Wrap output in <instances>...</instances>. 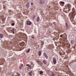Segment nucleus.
I'll list each match as a JSON object with an SVG mask.
<instances>
[{"mask_svg":"<svg viewBox=\"0 0 76 76\" xmlns=\"http://www.w3.org/2000/svg\"><path fill=\"white\" fill-rule=\"evenodd\" d=\"M37 22H39V17L37 18Z\"/></svg>","mask_w":76,"mask_h":76,"instance_id":"nucleus-14","label":"nucleus"},{"mask_svg":"<svg viewBox=\"0 0 76 76\" xmlns=\"http://www.w3.org/2000/svg\"><path fill=\"white\" fill-rule=\"evenodd\" d=\"M31 23H32L31 22L29 21H28L27 22V25H31Z\"/></svg>","mask_w":76,"mask_h":76,"instance_id":"nucleus-4","label":"nucleus"},{"mask_svg":"<svg viewBox=\"0 0 76 76\" xmlns=\"http://www.w3.org/2000/svg\"><path fill=\"white\" fill-rule=\"evenodd\" d=\"M60 37H63V35H61Z\"/></svg>","mask_w":76,"mask_h":76,"instance_id":"nucleus-25","label":"nucleus"},{"mask_svg":"<svg viewBox=\"0 0 76 76\" xmlns=\"http://www.w3.org/2000/svg\"><path fill=\"white\" fill-rule=\"evenodd\" d=\"M51 76H54V74L53 73V72H51Z\"/></svg>","mask_w":76,"mask_h":76,"instance_id":"nucleus-18","label":"nucleus"},{"mask_svg":"<svg viewBox=\"0 0 76 76\" xmlns=\"http://www.w3.org/2000/svg\"><path fill=\"white\" fill-rule=\"evenodd\" d=\"M12 76H14V75H12Z\"/></svg>","mask_w":76,"mask_h":76,"instance_id":"nucleus-29","label":"nucleus"},{"mask_svg":"<svg viewBox=\"0 0 76 76\" xmlns=\"http://www.w3.org/2000/svg\"><path fill=\"white\" fill-rule=\"evenodd\" d=\"M43 63L44 64H46V61L45 60H43Z\"/></svg>","mask_w":76,"mask_h":76,"instance_id":"nucleus-12","label":"nucleus"},{"mask_svg":"<svg viewBox=\"0 0 76 76\" xmlns=\"http://www.w3.org/2000/svg\"><path fill=\"white\" fill-rule=\"evenodd\" d=\"M39 3L40 4H43L44 3V0H40Z\"/></svg>","mask_w":76,"mask_h":76,"instance_id":"nucleus-3","label":"nucleus"},{"mask_svg":"<svg viewBox=\"0 0 76 76\" xmlns=\"http://www.w3.org/2000/svg\"><path fill=\"white\" fill-rule=\"evenodd\" d=\"M44 56H45L46 58H47V59L48 58V56H47V54L45 53H44Z\"/></svg>","mask_w":76,"mask_h":76,"instance_id":"nucleus-8","label":"nucleus"},{"mask_svg":"<svg viewBox=\"0 0 76 76\" xmlns=\"http://www.w3.org/2000/svg\"><path fill=\"white\" fill-rule=\"evenodd\" d=\"M44 73V71H42V70H40L39 71V74L41 75H42Z\"/></svg>","mask_w":76,"mask_h":76,"instance_id":"nucleus-2","label":"nucleus"},{"mask_svg":"<svg viewBox=\"0 0 76 76\" xmlns=\"http://www.w3.org/2000/svg\"><path fill=\"white\" fill-rule=\"evenodd\" d=\"M26 66H28V67H31V65H30L28 64H27L26 65Z\"/></svg>","mask_w":76,"mask_h":76,"instance_id":"nucleus-16","label":"nucleus"},{"mask_svg":"<svg viewBox=\"0 0 76 76\" xmlns=\"http://www.w3.org/2000/svg\"><path fill=\"white\" fill-rule=\"evenodd\" d=\"M30 51V49H28V50H27L26 51V53H29V51Z\"/></svg>","mask_w":76,"mask_h":76,"instance_id":"nucleus-15","label":"nucleus"},{"mask_svg":"<svg viewBox=\"0 0 76 76\" xmlns=\"http://www.w3.org/2000/svg\"><path fill=\"white\" fill-rule=\"evenodd\" d=\"M1 63H2V64H3V62H1Z\"/></svg>","mask_w":76,"mask_h":76,"instance_id":"nucleus-26","label":"nucleus"},{"mask_svg":"<svg viewBox=\"0 0 76 76\" xmlns=\"http://www.w3.org/2000/svg\"><path fill=\"white\" fill-rule=\"evenodd\" d=\"M60 3L61 4H64V2L63 1H61Z\"/></svg>","mask_w":76,"mask_h":76,"instance_id":"nucleus-19","label":"nucleus"},{"mask_svg":"<svg viewBox=\"0 0 76 76\" xmlns=\"http://www.w3.org/2000/svg\"><path fill=\"white\" fill-rule=\"evenodd\" d=\"M12 26H14L15 25V23H12Z\"/></svg>","mask_w":76,"mask_h":76,"instance_id":"nucleus-22","label":"nucleus"},{"mask_svg":"<svg viewBox=\"0 0 76 76\" xmlns=\"http://www.w3.org/2000/svg\"><path fill=\"white\" fill-rule=\"evenodd\" d=\"M32 38H35V37H32Z\"/></svg>","mask_w":76,"mask_h":76,"instance_id":"nucleus-28","label":"nucleus"},{"mask_svg":"<svg viewBox=\"0 0 76 76\" xmlns=\"http://www.w3.org/2000/svg\"><path fill=\"white\" fill-rule=\"evenodd\" d=\"M11 32H13V34H14L15 32H14V29H13L12 30H11Z\"/></svg>","mask_w":76,"mask_h":76,"instance_id":"nucleus-11","label":"nucleus"},{"mask_svg":"<svg viewBox=\"0 0 76 76\" xmlns=\"http://www.w3.org/2000/svg\"><path fill=\"white\" fill-rule=\"evenodd\" d=\"M19 69H21V68H20Z\"/></svg>","mask_w":76,"mask_h":76,"instance_id":"nucleus-30","label":"nucleus"},{"mask_svg":"<svg viewBox=\"0 0 76 76\" xmlns=\"http://www.w3.org/2000/svg\"><path fill=\"white\" fill-rule=\"evenodd\" d=\"M41 55V51H39V56H40Z\"/></svg>","mask_w":76,"mask_h":76,"instance_id":"nucleus-10","label":"nucleus"},{"mask_svg":"<svg viewBox=\"0 0 76 76\" xmlns=\"http://www.w3.org/2000/svg\"><path fill=\"white\" fill-rule=\"evenodd\" d=\"M0 35V38H3V35L2 34H1Z\"/></svg>","mask_w":76,"mask_h":76,"instance_id":"nucleus-13","label":"nucleus"},{"mask_svg":"<svg viewBox=\"0 0 76 76\" xmlns=\"http://www.w3.org/2000/svg\"><path fill=\"white\" fill-rule=\"evenodd\" d=\"M36 61L38 63H39V61L38 60H37Z\"/></svg>","mask_w":76,"mask_h":76,"instance_id":"nucleus-21","label":"nucleus"},{"mask_svg":"<svg viewBox=\"0 0 76 76\" xmlns=\"http://www.w3.org/2000/svg\"><path fill=\"white\" fill-rule=\"evenodd\" d=\"M67 7L69 8V9H70V6L69 5H67Z\"/></svg>","mask_w":76,"mask_h":76,"instance_id":"nucleus-20","label":"nucleus"},{"mask_svg":"<svg viewBox=\"0 0 76 76\" xmlns=\"http://www.w3.org/2000/svg\"><path fill=\"white\" fill-rule=\"evenodd\" d=\"M32 71H30V72H28V74L29 75H30V76H32Z\"/></svg>","mask_w":76,"mask_h":76,"instance_id":"nucleus-9","label":"nucleus"},{"mask_svg":"<svg viewBox=\"0 0 76 76\" xmlns=\"http://www.w3.org/2000/svg\"><path fill=\"white\" fill-rule=\"evenodd\" d=\"M59 54L61 56V52H59Z\"/></svg>","mask_w":76,"mask_h":76,"instance_id":"nucleus-24","label":"nucleus"},{"mask_svg":"<svg viewBox=\"0 0 76 76\" xmlns=\"http://www.w3.org/2000/svg\"><path fill=\"white\" fill-rule=\"evenodd\" d=\"M26 7L27 8H28L29 7V3L28 2L26 4Z\"/></svg>","mask_w":76,"mask_h":76,"instance_id":"nucleus-6","label":"nucleus"},{"mask_svg":"<svg viewBox=\"0 0 76 76\" xmlns=\"http://www.w3.org/2000/svg\"><path fill=\"white\" fill-rule=\"evenodd\" d=\"M33 4V3L32 2H31V5H32V6H33V4Z\"/></svg>","mask_w":76,"mask_h":76,"instance_id":"nucleus-23","label":"nucleus"},{"mask_svg":"<svg viewBox=\"0 0 76 76\" xmlns=\"http://www.w3.org/2000/svg\"><path fill=\"white\" fill-rule=\"evenodd\" d=\"M54 64H56L57 62H56V59L55 58H54L53 60Z\"/></svg>","mask_w":76,"mask_h":76,"instance_id":"nucleus-5","label":"nucleus"},{"mask_svg":"<svg viewBox=\"0 0 76 76\" xmlns=\"http://www.w3.org/2000/svg\"><path fill=\"white\" fill-rule=\"evenodd\" d=\"M65 27L66 29H67L69 28V26H68L67 24L66 23H65Z\"/></svg>","mask_w":76,"mask_h":76,"instance_id":"nucleus-1","label":"nucleus"},{"mask_svg":"<svg viewBox=\"0 0 76 76\" xmlns=\"http://www.w3.org/2000/svg\"><path fill=\"white\" fill-rule=\"evenodd\" d=\"M42 44L43 45H44V42H43V43H42Z\"/></svg>","mask_w":76,"mask_h":76,"instance_id":"nucleus-27","label":"nucleus"},{"mask_svg":"<svg viewBox=\"0 0 76 76\" xmlns=\"http://www.w3.org/2000/svg\"><path fill=\"white\" fill-rule=\"evenodd\" d=\"M75 11H73L72 12V15H74V14H75Z\"/></svg>","mask_w":76,"mask_h":76,"instance_id":"nucleus-17","label":"nucleus"},{"mask_svg":"<svg viewBox=\"0 0 76 76\" xmlns=\"http://www.w3.org/2000/svg\"><path fill=\"white\" fill-rule=\"evenodd\" d=\"M23 64H22V66H23Z\"/></svg>","mask_w":76,"mask_h":76,"instance_id":"nucleus-31","label":"nucleus"},{"mask_svg":"<svg viewBox=\"0 0 76 76\" xmlns=\"http://www.w3.org/2000/svg\"><path fill=\"white\" fill-rule=\"evenodd\" d=\"M70 13H72V12L70 13H69V14H70Z\"/></svg>","mask_w":76,"mask_h":76,"instance_id":"nucleus-32","label":"nucleus"},{"mask_svg":"<svg viewBox=\"0 0 76 76\" xmlns=\"http://www.w3.org/2000/svg\"><path fill=\"white\" fill-rule=\"evenodd\" d=\"M74 15V14H72V15H71V18H70L71 20H73V15Z\"/></svg>","mask_w":76,"mask_h":76,"instance_id":"nucleus-7","label":"nucleus"}]
</instances>
